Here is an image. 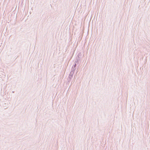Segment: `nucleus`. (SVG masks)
<instances>
[{
	"label": "nucleus",
	"mask_w": 150,
	"mask_h": 150,
	"mask_svg": "<svg viewBox=\"0 0 150 150\" xmlns=\"http://www.w3.org/2000/svg\"><path fill=\"white\" fill-rule=\"evenodd\" d=\"M12 93H14V91H13L12 92Z\"/></svg>",
	"instance_id": "1"
}]
</instances>
